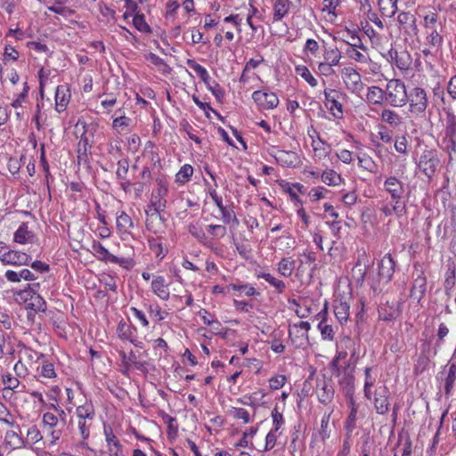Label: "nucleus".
<instances>
[{
    "label": "nucleus",
    "mask_w": 456,
    "mask_h": 456,
    "mask_svg": "<svg viewBox=\"0 0 456 456\" xmlns=\"http://www.w3.org/2000/svg\"><path fill=\"white\" fill-rule=\"evenodd\" d=\"M395 262L390 254H386L379 262L378 273L370 276V285L374 293H380L395 273Z\"/></svg>",
    "instance_id": "nucleus-1"
},
{
    "label": "nucleus",
    "mask_w": 456,
    "mask_h": 456,
    "mask_svg": "<svg viewBox=\"0 0 456 456\" xmlns=\"http://www.w3.org/2000/svg\"><path fill=\"white\" fill-rule=\"evenodd\" d=\"M386 102L396 108L403 107L409 101L408 92L404 83L401 79H390L385 89Z\"/></svg>",
    "instance_id": "nucleus-2"
},
{
    "label": "nucleus",
    "mask_w": 456,
    "mask_h": 456,
    "mask_svg": "<svg viewBox=\"0 0 456 456\" xmlns=\"http://www.w3.org/2000/svg\"><path fill=\"white\" fill-rule=\"evenodd\" d=\"M409 111L416 117H423L428 106L427 92L419 86H415L408 93Z\"/></svg>",
    "instance_id": "nucleus-3"
},
{
    "label": "nucleus",
    "mask_w": 456,
    "mask_h": 456,
    "mask_svg": "<svg viewBox=\"0 0 456 456\" xmlns=\"http://www.w3.org/2000/svg\"><path fill=\"white\" fill-rule=\"evenodd\" d=\"M291 304L297 306V308L294 309L296 314H298V307L301 310L308 312L309 314H327L328 311L327 301L325 299H322L321 297L315 299L312 297H303L299 298L298 300L293 299Z\"/></svg>",
    "instance_id": "nucleus-4"
},
{
    "label": "nucleus",
    "mask_w": 456,
    "mask_h": 456,
    "mask_svg": "<svg viewBox=\"0 0 456 456\" xmlns=\"http://www.w3.org/2000/svg\"><path fill=\"white\" fill-rule=\"evenodd\" d=\"M440 163L436 151L426 150L422 152L418 162L419 169L428 178H432Z\"/></svg>",
    "instance_id": "nucleus-5"
},
{
    "label": "nucleus",
    "mask_w": 456,
    "mask_h": 456,
    "mask_svg": "<svg viewBox=\"0 0 456 456\" xmlns=\"http://www.w3.org/2000/svg\"><path fill=\"white\" fill-rule=\"evenodd\" d=\"M324 96L326 100V106L330 110L331 114L336 118L343 117V104L340 102L345 98V94L335 89H325Z\"/></svg>",
    "instance_id": "nucleus-6"
},
{
    "label": "nucleus",
    "mask_w": 456,
    "mask_h": 456,
    "mask_svg": "<svg viewBox=\"0 0 456 456\" xmlns=\"http://www.w3.org/2000/svg\"><path fill=\"white\" fill-rule=\"evenodd\" d=\"M93 248L102 261L118 264L125 269H130L134 265V262L130 258L118 257L110 253L109 250L100 242L94 243Z\"/></svg>",
    "instance_id": "nucleus-7"
},
{
    "label": "nucleus",
    "mask_w": 456,
    "mask_h": 456,
    "mask_svg": "<svg viewBox=\"0 0 456 456\" xmlns=\"http://www.w3.org/2000/svg\"><path fill=\"white\" fill-rule=\"evenodd\" d=\"M384 189L391 196L392 201L404 202L403 200L405 191L404 183L395 176H389L384 182Z\"/></svg>",
    "instance_id": "nucleus-8"
},
{
    "label": "nucleus",
    "mask_w": 456,
    "mask_h": 456,
    "mask_svg": "<svg viewBox=\"0 0 456 456\" xmlns=\"http://www.w3.org/2000/svg\"><path fill=\"white\" fill-rule=\"evenodd\" d=\"M252 99L262 110H273L279 104L278 96L272 92L255 91Z\"/></svg>",
    "instance_id": "nucleus-9"
},
{
    "label": "nucleus",
    "mask_w": 456,
    "mask_h": 456,
    "mask_svg": "<svg viewBox=\"0 0 456 456\" xmlns=\"http://www.w3.org/2000/svg\"><path fill=\"white\" fill-rule=\"evenodd\" d=\"M43 428L47 431L52 437V443H55L61 436V429L59 428V419L52 412H45L43 415Z\"/></svg>",
    "instance_id": "nucleus-10"
},
{
    "label": "nucleus",
    "mask_w": 456,
    "mask_h": 456,
    "mask_svg": "<svg viewBox=\"0 0 456 456\" xmlns=\"http://www.w3.org/2000/svg\"><path fill=\"white\" fill-rule=\"evenodd\" d=\"M345 83L347 88L354 94H359L364 87L361 75L354 69L348 68L344 71Z\"/></svg>",
    "instance_id": "nucleus-11"
},
{
    "label": "nucleus",
    "mask_w": 456,
    "mask_h": 456,
    "mask_svg": "<svg viewBox=\"0 0 456 456\" xmlns=\"http://www.w3.org/2000/svg\"><path fill=\"white\" fill-rule=\"evenodd\" d=\"M397 21L403 26L404 32L409 36H417L419 28L416 23V17L410 12H401L397 16Z\"/></svg>",
    "instance_id": "nucleus-12"
},
{
    "label": "nucleus",
    "mask_w": 456,
    "mask_h": 456,
    "mask_svg": "<svg viewBox=\"0 0 456 456\" xmlns=\"http://www.w3.org/2000/svg\"><path fill=\"white\" fill-rule=\"evenodd\" d=\"M413 276L415 277L411 289V297L419 300L426 292L427 278L422 270H416Z\"/></svg>",
    "instance_id": "nucleus-13"
},
{
    "label": "nucleus",
    "mask_w": 456,
    "mask_h": 456,
    "mask_svg": "<svg viewBox=\"0 0 456 456\" xmlns=\"http://www.w3.org/2000/svg\"><path fill=\"white\" fill-rule=\"evenodd\" d=\"M388 388L383 387L376 391L374 396V407L379 414H386L389 411Z\"/></svg>",
    "instance_id": "nucleus-14"
},
{
    "label": "nucleus",
    "mask_w": 456,
    "mask_h": 456,
    "mask_svg": "<svg viewBox=\"0 0 456 456\" xmlns=\"http://www.w3.org/2000/svg\"><path fill=\"white\" fill-rule=\"evenodd\" d=\"M169 282L163 276H153L151 281V289L155 295L163 300L169 298Z\"/></svg>",
    "instance_id": "nucleus-15"
},
{
    "label": "nucleus",
    "mask_w": 456,
    "mask_h": 456,
    "mask_svg": "<svg viewBox=\"0 0 456 456\" xmlns=\"http://www.w3.org/2000/svg\"><path fill=\"white\" fill-rule=\"evenodd\" d=\"M389 55L394 60L395 65L401 70H408L412 63V58L407 51H389Z\"/></svg>",
    "instance_id": "nucleus-16"
},
{
    "label": "nucleus",
    "mask_w": 456,
    "mask_h": 456,
    "mask_svg": "<svg viewBox=\"0 0 456 456\" xmlns=\"http://www.w3.org/2000/svg\"><path fill=\"white\" fill-rule=\"evenodd\" d=\"M31 256L24 252L10 249L5 257H4V265H28Z\"/></svg>",
    "instance_id": "nucleus-17"
},
{
    "label": "nucleus",
    "mask_w": 456,
    "mask_h": 456,
    "mask_svg": "<svg viewBox=\"0 0 456 456\" xmlns=\"http://www.w3.org/2000/svg\"><path fill=\"white\" fill-rule=\"evenodd\" d=\"M104 434L110 456H124L122 445L113 434L111 428L104 427Z\"/></svg>",
    "instance_id": "nucleus-18"
},
{
    "label": "nucleus",
    "mask_w": 456,
    "mask_h": 456,
    "mask_svg": "<svg viewBox=\"0 0 456 456\" xmlns=\"http://www.w3.org/2000/svg\"><path fill=\"white\" fill-rule=\"evenodd\" d=\"M316 394L321 403L329 404L333 400L334 388L331 384L322 380L317 384Z\"/></svg>",
    "instance_id": "nucleus-19"
},
{
    "label": "nucleus",
    "mask_w": 456,
    "mask_h": 456,
    "mask_svg": "<svg viewBox=\"0 0 456 456\" xmlns=\"http://www.w3.org/2000/svg\"><path fill=\"white\" fill-rule=\"evenodd\" d=\"M70 94L66 85L58 86L55 92V110L62 112L69 102Z\"/></svg>",
    "instance_id": "nucleus-20"
},
{
    "label": "nucleus",
    "mask_w": 456,
    "mask_h": 456,
    "mask_svg": "<svg viewBox=\"0 0 456 456\" xmlns=\"http://www.w3.org/2000/svg\"><path fill=\"white\" fill-rule=\"evenodd\" d=\"M274 158L277 163L286 167H295L298 161L297 154L291 151L279 150Z\"/></svg>",
    "instance_id": "nucleus-21"
},
{
    "label": "nucleus",
    "mask_w": 456,
    "mask_h": 456,
    "mask_svg": "<svg viewBox=\"0 0 456 456\" xmlns=\"http://www.w3.org/2000/svg\"><path fill=\"white\" fill-rule=\"evenodd\" d=\"M227 289L228 291L237 292V297H251L259 295V292H257L253 286L248 283H242L240 281L230 283L227 285Z\"/></svg>",
    "instance_id": "nucleus-22"
},
{
    "label": "nucleus",
    "mask_w": 456,
    "mask_h": 456,
    "mask_svg": "<svg viewBox=\"0 0 456 456\" xmlns=\"http://www.w3.org/2000/svg\"><path fill=\"white\" fill-rule=\"evenodd\" d=\"M352 300L350 294L336 297L333 301V314H348Z\"/></svg>",
    "instance_id": "nucleus-23"
},
{
    "label": "nucleus",
    "mask_w": 456,
    "mask_h": 456,
    "mask_svg": "<svg viewBox=\"0 0 456 456\" xmlns=\"http://www.w3.org/2000/svg\"><path fill=\"white\" fill-rule=\"evenodd\" d=\"M380 211L386 216H391L393 215H395L398 218L404 216L407 212L406 208V203L405 202H399V201H393L391 207H389L387 204L384 205Z\"/></svg>",
    "instance_id": "nucleus-24"
},
{
    "label": "nucleus",
    "mask_w": 456,
    "mask_h": 456,
    "mask_svg": "<svg viewBox=\"0 0 456 456\" xmlns=\"http://www.w3.org/2000/svg\"><path fill=\"white\" fill-rule=\"evenodd\" d=\"M69 2V0H57L46 4V7L53 13L67 17L74 13V11L67 5Z\"/></svg>",
    "instance_id": "nucleus-25"
},
{
    "label": "nucleus",
    "mask_w": 456,
    "mask_h": 456,
    "mask_svg": "<svg viewBox=\"0 0 456 456\" xmlns=\"http://www.w3.org/2000/svg\"><path fill=\"white\" fill-rule=\"evenodd\" d=\"M34 239L33 232L28 230L27 223H22L14 232L13 240L20 244L32 242Z\"/></svg>",
    "instance_id": "nucleus-26"
},
{
    "label": "nucleus",
    "mask_w": 456,
    "mask_h": 456,
    "mask_svg": "<svg viewBox=\"0 0 456 456\" xmlns=\"http://www.w3.org/2000/svg\"><path fill=\"white\" fill-rule=\"evenodd\" d=\"M156 204L152 202V206L149 207V209L146 210V227L149 231L157 233L158 231L155 227L157 223H161L162 218L159 212V209L155 207Z\"/></svg>",
    "instance_id": "nucleus-27"
},
{
    "label": "nucleus",
    "mask_w": 456,
    "mask_h": 456,
    "mask_svg": "<svg viewBox=\"0 0 456 456\" xmlns=\"http://www.w3.org/2000/svg\"><path fill=\"white\" fill-rule=\"evenodd\" d=\"M366 100L373 105H380L386 101L385 90L377 86L368 87Z\"/></svg>",
    "instance_id": "nucleus-28"
},
{
    "label": "nucleus",
    "mask_w": 456,
    "mask_h": 456,
    "mask_svg": "<svg viewBox=\"0 0 456 456\" xmlns=\"http://www.w3.org/2000/svg\"><path fill=\"white\" fill-rule=\"evenodd\" d=\"M289 0H275L273 4V21L281 20L289 12Z\"/></svg>",
    "instance_id": "nucleus-29"
},
{
    "label": "nucleus",
    "mask_w": 456,
    "mask_h": 456,
    "mask_svg": "<svg viewBox=\"0 0 456 456\" xmlns=\"http://www.w3.org/2000/svg\"><path fill=\"white\" fill-rule=\"evenodd\" d=\"M256 277L264 279L267 281L272 287L275 289L278 293H282L286 289V284L283 281L274 277L269 273L259 272L256 273Z\"/></svg>",
    "instance_id": "nucleus-30"
},
{
    "label": "nucleus",
    "mask_w": 456,
    "mask_h": 456,
    "mask_svg": "<svg viewBox=\"0 0 456 456\" xmlns=\"http://www.w3.org/2000/svg\"><path fill=\"white\" fill-rule=\"evenodd\" d=\"M134 227L131 217L124 211H121L117 216V228L121 233H130V230Z\"/></svg>",
    "instance_id": "nucleus-31"
},
{
    "label": "nucleus",
    "mask_w": 456,
    "mask_h": 456,
    "mask_svg": "<svg viewBox=\"0 0 456 456\" xmlns=\"http://www.w3.org/2000/svg\"><path fill=\"white\" fill-rule=\"evenodd\" d=\"M296 261L291 257H283L277 264V271L281 275L289 277L293 273Z\"/></svg>",
    "instance_id": "nucleus-32"
},
{
    "label": "nucleus",
    "mask_w": 456,
    "mask_h": 456,
    "mask_svg": "<svg viewBox=\"0 0 456 456\" xmlns=\"http://www.w3.org/2000/svg\"><path fill=\"white\" fill-rule=\"evenodd\" d=\"M45 302L37 294H34L29 299H26L24 303V308L26 310L30 309L35 312H45Z\"/></svg>",
    "instance_id": "nucleus-33"
},
{
    "label": "nucleus",
    "mask_w": 456,
    "mask_h": 456,
    "mask_svg": "<svg viewBox=\"0 0 456 456\" xmlns=\"http://www.w3.org/2000/svg\"><path fill=\"white\" fill-rule=\"evenodd\" d=\"M381 120L393 127H398L402 124V117L395 110L386 109L381 112Z\"/></svg>",
    "instance_id": "nucleus-34"
},
{
    "label": "nucleus",
    "mask_w": 456,
    "mask_h": 456,
    "mask_svg": "<svg viewBox=\"0 0 456 456\" xmlns=\"http://www.w3.org/2000/svg\"><path fill=\"white\" fill-rule=\"evenodd\" d=\"M4 444L6 446L14 450L22 447L24 442L15 430H9L5 433Z\"/></svg>",
    "instance_id": "nucleus-35"
},
{
    "label": "nucleus",
    "mask_w": 456,
    "mask_h": 456,
    "mask_svg": "<svg viewBox=\"0 0 456 456\" xmlns=\"http://www.w3.org/2000/svg\"><path fill=\"white\" fill-rule=\"evenodd\" d=\"M322 181L329 186H336L343 181L341 175L333 169L323 171L321 175Z\"/></svg>",
    "instance_id": "nucleus-36"
},
{
    "label": "nucleus",
    "mask_w": 456,
    "mask_h": 456,
    "mask_svg": "<svg viewBox=\"0 0 456 456\" xmlns=\"http://www.w3.org/2000/svg\"><path fill=\"white\" fill-rule=\"evenodd\" d=\"M379 6L383 15L391 18L397 11V0H379Z\"/></svg>",
    "instance_id": "nucleus-37"
},
{
    "label": "nucleus",
    "mask_w": 456,
    "mask_h": 456,
    "mask_svg": "<svg viewBox=\"0 0 456 456\" xmlns=\"http://www.w3.org/2000/svg\"><path fill=\"white\" fill-rule=\"evenodd\" d=\"M324 61L333 66H338L342 58L341 52L337 47L325 48L323 53Z\"/></svg>",
    "instance_id": "nucleus-38"
},
{
    "label": "nucleus",
    "mask_w": 456,
    "mask_h": 456,
    "mask_svg": "<svg viewBox=\"0 0 456 456\" xmlns=\"http://www.w3.org/2000/svg\"><path fill=\"white\" fill-rule=\"evenodd\" d=\"M193 175V167L189 165H183L175 175V182L179 184H185Z\"/></svg>",
    "instance_id": "nucleus-39"
},
{
    "label": "nucleus",
    "mask_w": 456,
    "mask_h": 456,
    "mask_svg": "<svg viewBox=\"0 0 456 456\" xmlns=\"http://www.w3.org/2000/svg\"><path fill=\"white\" fill-rule=\"evenodd\" d=\"M186 64L196 72V74L201 78L204 84H208L210 77L208 75V70L203 66H201L192 59H188L186 61Z\"/></svg>",
    "instance_id": "nucleus-40"
},
{
    "label": "nucleus",
    "mask_w": 456,
    "mask_h": 456,
    "mask_svg": "<svg viewBox=\"0 0 456 456\" xmlns=\"http://www.w3.org/2000/svg\"><path fill=\"white\" fill-rule=\"evenodd\" d=\"M289 335L291 336L293 333H302L299 335L300 338L304 339H307V332L310 330V323L308 322L299 321L298 322H295L290 324Z\"/></svg>",
    "instance_id": "nucleus-41"
},
{
    "label": "nucleus",
    "mask_w": 456,
    "mask_h": 456,
    "mask_svg": "<svg viewBox=\"0 0 456 456\" xmlns=\"http://www.w3.org/2000/svg\"><path fill=\"white\" fill-rule=\"evenodd\" d=\"M2 382L4 385V390L5 392L15 391L19 387L20 381L18 378L11 373H4L2 375Z\"/></svg>",
    "instance_id": "nucleus-42"
},
{
    "label": "nucleus",
    "mask_w": 456,
    "mask_h": 456,
    "mask_svg": "<svg viewBox=\"0 0 456 456\" xmlns=\"http://www.w3.org/2000/svg\"><path fill=\"white\" fill-rule=\"evenodd\" d=\"M52 323L54 330L60 337H66V329L68 323L64 320L63 315H55L53 318H52Z\"/></svg>",
    "instance_id": "nucleus-43"
},
{
    "label": "nucleus",
    "mask_w": 456,
    "mask_h": 456,
    "mask_svg": "<svg viewBox=\"0 0 456 456\" xmlns=\"http://www.w3.org/2000/svg\"><path fill=\"white\" fill-rule=\"evenodd\" d=\"M340 384L346 388V395L349 396L350 406L357 407L355 401L353 397V389H354V377L353 375H347L342 380H340Z\"/></svg>",
    "instance_id": "nucleus-44"
},
{
    "label": "nucleus",
    "mask_w": 456,
    "mask_h": 456,
    "mask_svg": "<svg viewBox=\"0 0 456 456\" xmlns=\"http://www.w3.org/2000/svg\"><path fill=\"white\" fill-rule=\"evenodd\" d=\"M456 379V364L452 363L449 367L447 376L444 380V392L449 395Z\"/></svg>",
    "instance_id": "nucleus-45"
},
{
    "label": "nucleus",
    "mask_w": 456,
    "mask_h": 456,
    "mask_svg": "<svg viewBox=\"0 0 456 456\" xmlns=\"http://www.w3.org/2000/svg\"><path fill=\"white\" fill-rule=\"evenodd\" d=\"M346 33L349 40L347 41L346 39H343V41L349 45L350 47H359V49L363 51L367 50L366 46L362 44V39L357 36V34L354 31L346 29Z\"/></svg>",
    "instance_id": "nucleus-46"
},
{
    "label": "nucleus",
    "mask_w": 456,
    "mask_h": 456,
    "mask_svg": "<svg viewBox=\"0 0 456 456\" xmlns=\"http://www.w3.org/2000/svg\"><path fill=\"white\" fill-rule=\"evenodd\" d=\"M297 73L304 78L312 87H315L318 84L317 79L312 75L310 70L305 66H297L296 68Z\"/></svg>",
    "instance_id": "nucleus-47"
},
{
    "label": "nucleus",
    "mask_w": 456,
    "mask_h": 456,
    "mask_svg": "<svg viewBox=\"0 0 456 456\" xmlns=\"http://www.w3.org/2000/svg\"><path fill=\"white\" fill-rule=\"evenodd\" d=\"M456 282L455 269L449 268L445 274L444 280V289L447 295H450L452 291Z\"/></svg>",
    "instance_id": "nucleus-48"
},
{
    "label": "nucleus",
    "mask_w": 456,
    "mask_h": 456,
    "mask_svg": "<svg viewBox=\"0 0 456 456\" xmlns=\"http://www.w3.org/2000/svg\"><path fill=\"white\" fill-rule=\"evenodd\" d=\"M133 23H134V27L142 32H145V33L151 32V28L145 21V18H144L143 14L136 13L134 16Z\"/></svg>",
    "instance_id": "nucleus-49"
},
{
    "label": "nucleus",
    "mask_w": 456,
    "mask_h": 456,
    "mask_svg": "<svg viewBox=\"0 0 456 456\" xmlns=\"http://www.w3.org/2000/svg\"><path fill=\"white\" fill-rule=\"evenodd\" d=\"M146 60L150 61L151 64L155 65L159 68V69L162 71H166L167 69H169L168 65L166 63V61L158 56L157 54L153 53H150L146 55Z\"/></svg>",
    "instance_id": "nucleus-50"
},
{
    "label": "nucleus",
    "mask_w": 456,
    "mask_h": 456,
    "mask_svg": "<svg viewBox=\"0 0 456 456\" xmlns=\"http://www.w3.org/2000/svg\"><path fill=\"white\" fill-rule=\"evenodd\" d=\"M118 168L116 171V175L120 180H125L126 178V175L128 173L129 168V160L128 159H122L117 163Z\"/></svg>",
    "instance_id": "nucleus-51"
},
{
    "label": "nucleus",
    "mask_w": 456,
    "mask_h": 456,
    "mask_svg": "<svg viewBox=\"0 0 456 456\" xmlns=\"http://www.w3.org/2000/svg\"><path fill=\"white\" fill-rule=\"evenodd\" d=\"M359 47H350L346 50V54L349 58L352 60L361 62V63H366L369 60V58L358 51Z\"/></svg>",
    "instance_id": "nucleus-52"
},
{
    "label": "nucleus",
    "mask_w": 456,
    "mask_h": 456,
    "mask_svg": "<svg viewBox=\"0 0 456 456\" xmlns=\"http://www.w3.org/2000/svg\"><path fill=\"white\" fill-rule=\"evenodd\" d=\"M77 416L79 420H86V419H93L94 410L90 405L78 406L76 410Z\"/></svg>",
    "instance_id": "nucleus-53"
},
{
    "label": "nucleus",
    "mask_w": 456,
    "mask_h": 456,
    "mask_svg": "<svg viewBox=\"0 0 456 456\" xmlns=\"http://www.w3.org/2000/svg\"><path fill=\"white\" fill-rule=\"evenodd\" d=\"M330 414L324 415L322 419L321 422V429L319 431V436L322 442L330 437V430H329V423H330Z\"/></svg>",
    "instance_id": "nucleus-54"
},
{
    "label": "nucleus",
    "mask_w": 456,
    "mask_h": 456,
    "mask_svg": "<svg viewBox=\"0 0 456 456\" xmlns=\"http://www.w3.org/2000/svg\"><path fill=\"white\" fill-rule=\"evenodd\" d=\"M150 248L156 254L157 256L163 258L165 252L163 250V245L159 239L152 238L149 240Z\"/></svg>",
    "instance_id": "nucleus-55"
},
{
    "label": "nucleus",
    "mask_w": 456,
    "mask_h": 456,
    "mask_svg": "<svg viewBox=\"0 0 456 456\" xmlns=\"http://www.w3.org/2000/svg\"><path fill=\"white\" fill-rule=\"evenodd\" d=\"M222 214V218L224 224H230L231 222L233 224H239V219L236 217V215L232 209H229L226 207L220 210Z\"/></svg>",
    "instance_id": "nucleus-56"
},
{
    "label": "nucleus",
    "mask_w": 456,
    "mask_h": 456,
    "mask_svg": "<svg viewBox=\"0 0 456 456\" xmlns=\"http://www.w3.org/2000/svg\"><path fill=\"white\" fill-rule=\"evenodd\" d=\"M231 414L233 418L238 419H242L244 423L251 422L250 415L248 411L243 408H236L232 407L231 410Z\"/></svg>",
    "instance_id": "nucleus-57"
},
{
    "label": "nucleus",
    "mask_w": 456,
    "mask_h": 456,
    "mask_svg": "<svg viewBox=\"0 0 456 456\" xmlns=\"http://www.w3.org/2000/svg\"><path fill=\"white\" fill-rule=\"evenodd\" d=\"M118 332L122 338L130 339L133 343L134 341L132 339L133 337V331L130 328V325H128L125 322H120L118 326Z\"/></svg>",
    "instance_id": "nucleus-58"
},
{
    "label": "nucleus",
    "mask_w": 456,
    "mask_h": 456,
    "mask_svg": "<svg viewBox=\"0 0 456 456\" xmlns=\"http://www.w3.org/2000/svg\"><path fill=\"white\" fill-rule=\"evenodd\" d=\"M163 419L165 423L167 424V436L169 437H175L178 431L177 426L174 424L175 422V419L168 414H165L163 416Z\"/></svg>",
    "instance_id": "nucleus-59"
},
{
    "label": "nucleus",
    "mask_w": 456,
    "mask_h": 456,
    "mask_svg": "<svg viewBox=\"0 0 456 456\" xmlns=\"http://www.w3.org/2000/svg\"><path fill=\"white\" fill-rule=\"evenodd\" d=\"M0 421L12 428L15 426L11 412L3 404H0Z\"/></svg>",
    "instance_id": "nucleus-60"
},
{
    "label": "nucleus",
    "mask_w": 456,
    "mask_h": 456,
    "mask_svg": "<svg viewBox=\"0 0 456 456\" xmlns=\"http://www.w3.org/2000/svg\"><path fill=\"white\" fill-rule=\"evenodd\" d=\"M208 232L215 238H223L226 235V227L221 224H209Z\"/></svg>",
    "instance_id": "nucleus-61"
},
{
    "label": "nucleus",
    "mask_w": 456,
    "mask_h": 456,
    "mask_svg": "<svg viewBox=\"0 0 456 456\" xmlns=\"http://www.w3.org/2000/svg\"><path fill=\"white\" fill-rule=\"evenodd\" d=\"M318 327L321 330V333H322L323 338L330 339V340L333 339V335H334L333 329L330 325L326 323L325 319H323L322 321L320 322Z\"/></svg>",
    "instance_id": "nucleus-62"
},
{
    "label": "nucleus",
    "mask_w": 456,
    "mask_h": 456,
    "mask_svg": "<svg viewBox=\"0 0 456 456\" xmlns=\"http://www.w3.org/2000/svg\"><path fill=\"white\" fill-rule=\"evenodd\" d=\"M41 376L47 379L55 378L56 372L53 364L49 362H44L41 366Z\"/></svg>",
    "instance_id": "nucleus-63"
},
{
    "label": "nucleus",
    "mask_w": 456,
    "mask_h": 456,
    "mask_svg": "<svg viewBox=\"0 0 456 456\" xmlns=\"http://www.w3.org/2000/svg\"><path fill=\"white\" fill-rule=\"evenodd\" d=\"M427 40L428 44L434 47H440L443 43L442 36H440L436 29H432V31L428 35Z\"/></svg>",
    "instance_id": "nucleus-64"
}]
</instances>
